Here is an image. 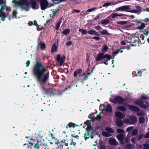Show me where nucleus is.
I'll list each match as a JSON object with an SVG mask.
<instances>
[{"instance_id": "obj_28", "label": "nucleus", "mask_w": 149, "mask_h": 149, "mask_svg": "<svg viewBox=\"0 0 149 149\" xmlns=\"http://www.w3.org/2000/svg\"><path fill=\"white\" fill-rule=\"evenodd\" d=\"M57 47L56 46V44L54 43L52 46V52L53 53L57 51Z\"/></svg>"}, {"instance_id": "obj_2", "label": "nucleus", "mask_w": 149, "mask_h": 149, "mask_svg": "<svg viewBox=\"0 0 149 149\" xmlns=\"http://www.w3.org/2000/svg\"><path fill=\"white\" fill-rule=\"evenodd\" d=\"M105 58H106L107 60H104V61L102 63L106 65L108 64V61H109L111 59L113 58L110 54H107L104 55L103 53L100 52L98 54L95 59L97 61H98Z\"/></svg>"}, {"instance_id": "obj_21", "label": "nucleus", "mask_w": 149, "mask_h": 149, "mask_svg": "<svg viewBox=\"0 0 149 149\" xmlns=\"http://www.w3.org/2000/svg\"><path fill=\"white\" fill-rule=\"evenodd\" d=\"M138 37L139 38V43H140L141 44L144 43V35L143 34H141L140 36H139Z\"/></svg>"}, {"instance_id": "obj_11", "label": "nucleus", "mask_w": 149, "mask_h": 149, "mask_svg": "<svg viewBox=\"0 0 149 149\" xmlns=\"http://www.w3.org/2000/svg\"><path fill=\"white\" fill-rule=\"evenodd\" d=\"M24 0H20L19 2L17 1V0H13L12 1V3H13L16 4L14 5V6H20L22 8L21 11H22L23 9H26V8L24 7V3H23Z\"/></svg>"}, {"instance_id": "obj_34", "label": "nucleus", "mask_w": 149, "mask_h": 149, "mask_svg": "<svg viewBox=\"0 0 149 149\" xmlns=\"http://www.w3.org/2000/svg\"><path fill=\"white\" fill-rule=\"evenodd\" d=\"M79 31L81 32L82 35L86 34L88 33L85 29H79Z\"/></svg>"}, {"instance_id": "obj_1", "label": "nucleus", "mask_w": 149, "mask_h": 149, "mask_svg": "<svg viewBox=\"0 0 149 149\" xmlns=\"http://www.w3.org/2000/svg\"><path fill=\"white\" fill-rule=\"evenodd\" d=\"M32 72L37 81L40 82L45 83L49 78V72L41 62L36 61L33 66Z\"/></svg>"}, {"instance_id": "obj_10", "label": "nucleus", "mask_w": 149, "mask_h": 149, "mask_svg": "<svg viewBox=\"0 0 149 149\" xmlns=\"http://www.w3.org/2000/svg\"><path fill=\"white\" fill-rule=\"evenodd\" d=\"M40 1V5L41 9L42 10H45L49 6V3L47 0H37Z\"/></svg>"}, {"instance_id": "obj_43", "label": "nucleus", "mask_w": 149, "mask_h": 149, "mask_svg": "<svg viewBox=\"0 0 149 149\" xmlns=\"http://www.w3.org/2000/svg\"><path fill=\"white\" fill-rule=\"evenodd\" d=\"M108 49V47L107 45H104V47L103 48L102 52H106L107 51Z\"/></svg>"}, {"instance_id": "obj_5", "label": "nucleus", "mask_w": 149, "mask_h": 149, "mask_svg": "<svg viewBox=\"0 0 149 149\" xmlns=\"http://www.w3.org/2000/svg\"><path fill=\"white\" fill-rule=\"evenodd\" d=\"M4 9H6V11H11V10L10 8L7 7L6 4L5 6H1V7L0 9V17H1V19L2 21H4L5 18L7 17L6 14L3 11Z\"/></svg>"}, {"instance_id": "obj_64", "label": "nucleus", "mask_w": 149, "mask_h": 149, "mask_svg": "<svg viewBox=\"0 0 149 149\" xmlns=\"http://www.w3.org/2000/svg\"><path fill=\"white\" fill-rule=\"evenodd\" d=\"M72 44V41H70L68 42H67L66 43V45L67 46H70Z\"/></svg>"}, {"instance_id": "obj_9", "label": "nucleus", "mask_w": 149, "mask_h": 149, "mask_svg": "<svg viewBox=\"0 0 149 149\" xmlns=\"http://www.w3.org/2000/svg\"><path fill=\"white\" fill-rule=\"evenodd\" d=\"M135 102L136 104L138 105L141 108L144 109L148 108V110H149V106H148L147 105L144 104V101L141 99L136 100Z\"/></svg>"}, {"instance_id": "obj_4", "label": "nucleus", "mask_w": 149, "mask_h": 149, "mask_svg": "<svg viewBox=\"0 0 149 149\" xmlns=\"http://www.w3.org/2000/svg\"><path fill=\"white\" fill-rule=\"evenodd\" d=\"M126 99L123 98L122 96H117L115 97L114 98H111L110 101L113 104H123L124 101H126Z\"/></svg>"}, {"instance_id": "obj_51", "label": "nucleus", "mask_w": 149, "mask_h": 149, "mask_svg": "<svg viewBox=\"0 0 149 149\" xmlns=\"http://www.w3.org/2000/svg\"><path fill=\"white\" fill-rule=\"evenodd\" d=\"M111 3L107 2V3H104V4H103V7H106V6L108 7L109 6L111 5Z\"/></svg>"}, {"instance_id": "obj_36", "label": "nucleus", "mask_w": 149, "mask_h": 149, "mask_svg": "<svg viewBox=\"0 0 149 149\" xmlns=\"http://www.w3.org/2000/svg\"><path fill=\"white\" fill-rule=\"evenodd\" d=\"M83 74L85 75V76L83 79L81 80V82L82 83H83L85 81L87 80L88 78V76L85 73H84Z\"/></svg>"}, {"instance_id": "obj_55", "label": "nucleus", "mask_w": 149, "mask_h": 149, "mask_svg": "<svg viewBox=\"0 0 149 149\" xmlns=\"http://www.w3.org/2000/svg\"><path fill=\"white\" fill-rule=\"evenodd\" d=\"M129 12L132 13H136L139 12V11L137 10H130L129 11Z\"/></svg>"}, {"instance_id": "obj_3", "label": "nucleus", "mask_w": 149, "mask_h": 149, "mask_svg": "<svg viewBox=\"0 0 149 149\" xmlns=\"http://www.w3.org/2000/svg\"><path fill=\"white\" fill-rule=\"evenodd\" d=\"M28 0H24L23 3H24V7L26 8V9H23L27 11L29 10L28 6H31L33 9H37L36 7L38 5L36 1L35 0H31L30 2H28Z\"/></svg>"}, {"instance_id": "obj_38", "label": "nucleus", "mask_w": 149, "mask_h": 149, "mask_svg": "<svg viewBox=\"0 0 149 149\" xmlns=\"http://www.w3.org/2000/svg\"><path fill=\"white\" fill-rule=\"evenodd\" d=\"M96 120L98 121H100L101 120L102 117L100 113L98 115H97L96 117L95 118Z\"/></svg>"}, {"instance_id": "obj_54", "label": "nucleus", "mask_w": 149, "mask_h": 149, "mask_svg": "<svg viewBox=\"0 0 149 149\" xmlns=\"http://www.w3.org/2000/svg\"><path fill=\"white\" fill-rule=\"evenodd\" d=\"M135 8L137 9L138 11L139 12H141L142 11V8L141 6H136Z\"/></svg>"}, {"instance_id": "obj_41", "label": "nucleus", "mask_w": 149, "mask_h": 149, "mask_svg": "<svg viewBox=\"0 0 149 149\" xmlns=\"http://www.w3.org/2000/svg\"><path fill=\"white\" fill-rule=\"evenodd\" d=\"M6 3V1L5 0H0V5L1 7L2 6H5Z\"/></svg>"}, {"instance_id": "obj_39", "label": "nucleus", "mask_w": 149, "mask_h": 149, "mask_svg": "<svg viewBox=\"0 0 149 149\" xmlns=\"http://www.w3.org/2000/svg\"><path fill=\"white\" fill-rule=\"evenodd\" d=\"M55 143L56 144L58 148H60L61 149H63V146L59 142H56Z\"/></svg>"}, {"instance_id": "obj_56", "label": "nucleus", "mask_w": 149, "mask_h": 149, "mask_svg": "<svg viewBox=\"0 0 149 149\" xmlns=\"http://www.w3.org/2000/svg\"><path fill=\"white\" fill-rule=\"evenodd\" d=\"M133 129V127H128L126 129V131L129 132L130 131H132Z\"/></svg>"}, {"instance_id": "obj_29", "label": "nucleus", "mask_w": 149, "mask_h": 149, "mask_svg": "<svg viewBox=\"0 0 149 149\" xmlns=\"http://www.w3.org/2000/svg\"><path fill=\"white\" fill-rule=\"evenodd\" d=\"M75 125V124L72 122H70L68 123V124L66 126V128L68 129L69 128H71L72 127L73 128H74V125Z\"/></svg>"}, {"instance_id": "obj_17", "label": "nucleus", "mask_w": 149, "mask_h": 149, "mask_svg": "<svg viewBox=\"0 0 149 149\" xmlns=\"http://www.w3.org/2000/svg\"><path fill=\"white\" fill-rule=\"evenodd\" d=\"M115 116L120 119L123 118L125 117V115H123L122 113L120 111H117L115 113Z\"/></svg>"}, {"instance_id": "obj_22", "label": "nucleus", "mask_w": 149, "mask_h": 149, "mask_svg": "<svg viewBox=\"0 0 149 149\" xmlns=\"http://www.w3.org/2000/svg\"><path fill=\"white\" fill-rule=\"evenodd\" d=\"M117 109L122 111H125L126 110V108L124 106L119 105L117 107Z\"/></svg>"}, {"instance_id": "obj_62", "label": "nucleus", "mask_w": 149, "mask_h": 149, "mask_svg": "<svg viewBox=\"0 0 149 149\" xmlns=\"http://www.w3.org/2000/svg\"><path fill=\"white\" fill-rule=\"evenodd\" d=\"M70 140L72 141L70 144V145H73L74 146H75L76 145V142H73L72 139H70Z\"/></svg>"}, {"instance_id": "obj_12", "label": "nucleus", "mask_w": 149, "mask_h": 149, "mask_svg": "<svg viewBox=\"0 0 149 149\" xmlns=\"http://www.w3.org/2000/svg\"><path fill=\"white\" fill-rule=\"evenodd\" d=\"M30 139L31 140H32L33 142H32L31 141L29 142V141H27L28 142L29 144H31L30 146H33V145H34V148H35L37 149H40L39 141L38 140H36L35 139L31 138H30Z\"/></svg>"}, {"instance_id": "obj_61", "label": "nucleus", "mask_w": 149, "mask_h": 149, "mask_svg": "<svg viewBox=\"0 0 149 149\" xmlns=\"http://www.w3.org/2000/svg\"><path fill=\"white\" fill-rule=\"evenodd\" d=\"M145 138H149V131L147 132L144 136Z\"/></svg>"}, {"instance_id": "obj_63", "label": "nucleus", "mask_w": 149, "mask_h": 149, "mask_svg": "<svg viewBox=\"0 0 149 149\" xmlns=\"http://www.w3.org/2000/svg\"><path fill=\"white\" fill-rule=\"evenodd\" d=\"M37 30H38V31H40V30H42V26H40H40L39 25V26H37Z\"/></svg>"}, {"instance_id": "obj_18", "label": "nucleus", "mask_w": 149, "mask_h": 149, "mask_svg": "<svg viewBox=\"0 0 149 149\" xmlns=\"http://www.w3.org/2000/svg\"><path fill=\"white\" fill-rule=\"evenodd\" d=\"M109 143L112 146H116L118 144V142L116 141V139L114 138L109 139Z\"/></svg>"}, {"instance_id": "obj_23", "label": "nucleus", "mask_w": 149, "mask_h": 149, "mask_svg": "<svg viewBox=\"0 0 149 149\" xmlns=\"http://www.w3.org/2000/svg\"><path fill=\"white\" fill-rule=\"evenodd\" d=\"M88 33L89 34L91 35H95L97 36H99L100 34L98 33L94 30H91L88 31Z\"/></svg>"}, {"instance_id": "obj_27", "label": "nucleus", "mask_w": 149, "mask_h": 149, "mask_svg": "<svg viewBox=\"0 0 149 149\" xmlns=\"http://www.w3.org/2000/svg\"><path fill=\"white\" fill-rule=\"evenodd\" d=\"M117 138L119 141L124 140V135L123 134H118L116 136Z\"/></svg>"}, {"instance_id": "obj_8", "label": "nucleus", "mask_w": 149, "mask_h": 149, "mask_svg": "<svg viewBox=\"0 0 149 149\" xmlns=\"http://www.w3.org/2000/svg\"><path fill=\"white\" fill-rule=\"evenodd\" d=\"M42 88L44 93L48 95V97H51L54 95L53 90L52 88H47L44 87H42Z\"/></svg>"}, {"instance_id": "obj_58", "label": "nucleus", "mask_w": 149, "mask_h": 149, "mask_svg": "<svg viewBox=\"0 0 149 149\" xmlns=\"http://www.w3.org/2000/svg\"><path fill=\"white\" fill-rule=\"evenodd\" d=\"M136 139L135 137L132 138L131 139V141L132 143L134 144H135L136 143Z\"/></svg>"}, {"instance_id": "obj_13", "label": "nucleus", "mask_w": 149, "mask_h": 149, "mask_svg": "<svg viewBox=\"0 0 149 149\" xmlns=\"http://www.w3.org/2000/svg\"><path fill=\"white\" fill-rule=\"evenodd\" d=\"M130 42L132 43H134L132 45V46H136L137 44L139 43V38L138 36L132 37L130 39Z\"/></svg>"}, {"instance_id": "obj_32", "label": "nucleus", "mask_w": 149, "mask_h": 149, "mask_svg": "<svg viewBox=\"0 0 149 149\" xmlns=\"http://www.w3.org/2000/svg\"><path fill=\"white\" fill-rule=\"evenodd\" d=\"M70 29H67L63 30L62 33L65 35H67L70 33Z\"/></svg>"}, {"instance_id": "obj_44", "label": "nucleus", "mask_w": 149, "mask_h": 149, "mask_svg": "<svg viewBox=\"0 0 149 149\" xmlns=\"http://www.w3.org/2000/svg\"><path fill=\"white\" fill-rule=\"evenodd\" d=\"M61 20H59L57 23V24H56V30H58L59 29V28L60 27V25L61 24Z\"/></svg>"}, {"instance_id": "obj_57", "label": "nucleus", "mask_w": 149, "mask_h": 149, "mask_svg": "<svg viewBox=\"0 0 149 149\" xmlns=\"http://www.w3.org/2000/svg\"><path fill=\"white\" fill-rule=\"evenodd\" d=\"M98 9V8H92L91 9H89L87 10L86 12H91L92 11L95 10V9Z\"/></svg>"}, {"instance_id": "obj_14", "label": "nucleus", "mask_w": 149, "mask_h": 149, "mask_svg": "<svg viewBox=\"0 0 149 149\" xmlns=\"http://www.w3.org/2000/svg\"><path fill=\"white\" fill-rule=\"evenodd\" d=\"M128 107L130 110L132 111L136 112L139 111V107L135 105L129 104L128 105Z\"/></svg>"}, {"instance_id": "obj_37", "label": "nucleus", "mask_w": 149, "mask_h": 149, "mask_svg": "<svg viewBox=\"0 0 149 149\" xmlns=\"http://www.w3.org/2000/svg\"><path fill=\"white\" fill-rule=\"evenodd\" d=\"M139 121L140 123H143L145 122V118L144 117H141L139 119Z\"/></svg>"}, {"instance_id": "obj_46", "label": "nucleus", "mask_w": 149, "mask_h": 149, "mask_svg": "<svg viewBox=\"0 0 149 149\" xmlns=\"http://www.w3.org/2000/svg\"><path fill=\"white\" fill-rule=\"evenodd\" d=\"M117 132L118 133L123 134L125 132V131L121 129H119L117 130Z\"/></svg>"}, {"instance_id": "obj_40", "label": "nucleus", "mask_w": 149, "mask_h": 149, "mask_svg": "<svg viewBox=\"0 0 149 149\" xmlns=\"http://www.w3.org/2000/svg\"><path fill=\"white\" fill-rule=\"evenodd\" d=\"M145 27V24L143 23H142L141 25L138 26V29H142Z\"/></svg>"}, {"instance_id": "obj_49", "label": "nucleus", "mask_w": 149, "mask_h": 149, "mask_svg": "<svg viewBox=\"0 0 149 149\" xmlns=\"http://www.w3.org/2000/svg\"><path fill=\"white\" fill-rule=\"evenodd\" d=\"M143 149H149V144L145 143L143 145Z\"/></svg>"}, {"instance_id": "obj_33", "label": "nucleus", "mask_w": 149, "mask_h": 149, "mask_svg": "<svg viewBox=\"0 0 149 149\" xmlns=\"http://www.w3.org/2000/svg\"><path fill=\"white\" fill-rule=\"evenodd\" d=\"M101 34L102 35H110V33H109L108 31L106 29H104L101 32Z\"/></svg>"}, {"instance_id": "obj_48", "label": "nucleus", "mask_w": 149, "mask_h": 149, "mask_svg": "<svg viewBox=\"0 0 149 149\" xmlns=\"http://www.w3.org/2000/svg\"><path fill=\"white\" fill-rule=\"evenodd\" d=\"M100 127L99 126H97L96 127V129H93L92 130V131L91 133V135H94V134L95 132H96V130L97 129L100 128Z\"/></svg>"}, {"instance_id": "obj_19", "label": "nucleus", "mask_w": 149, "mask_h": 149, "mask_svg": "<svg viewBox=\"0 0 149 149\" xmlns=\"http://www.w3.org/2000/svg\"><path fill=\"white\" fill-rule=\"evenodd\" d=\"M82 72V70L81 68H79L77 69L74 72L73 75L74 77H76L77 76L78 74H81Z\"/></svg>"}, {"instance_id": "obj_6", "label": "nucleus", "mask_w": 149, "mask_h": 149, "mask_svg": "<svg viewBox=\"0 0 149 149\" xmlns=\"http://www.w3.org/2000/svg\"><path fill=\"white\" fill-rule=\"evenodd\" d=\"M137 121V118L134 116H131L129 117V118H126L124 120L125 123L127 124L132 125L134 124Z\"/></svg>"}, {"instance_id": "obj_52", "label": "nucleus", "mask_w": 149, "mask_h": 149, "mask_svg": "<svg viewBox=\"0 0 149 149\" xmlns=\"http://www.w3.org/2000/svg\"><path fill=\"white\" fill-rule=\"evenodd\" d=\"M132 145L131 144H127L125 146V148L127 149H131Z\"/></svg>"}, {"instance_id": "obj_47", "label": "nucleus", "mask_w": 149, "mask_h": 149, "mask_svg": "<svg viewBox=\"0 0 149 149\" xmlns=\"http://www.w3.org/2000/svg\"><path fill=\"white\" fill-rule=\"evenodd\" d=\"M17 12L16 10H14L13 12V17L15 18H17Z\"/></svg>"}, {"instance_id": "obj_35", "label": "nucleus", "mask_w": 149, "mask_h": 149, "mask_svg": "<svg viewBox=\"0 0 149 149\" xmlns=\"http://www.w3.org/2000/svg\"><path fill=\"white\" fill-rule=\"evenodd\" d=\"M138 133V130L136 129H134L131 133V134L132 136L136 135Z\"/></svg>"}, {"instance_id": "obj_7", "label": "nucleus", "mask_w": 149, "mask_h": 149, "mask_svg": "<svg viewBox=\"0 0 149 149\" xmlns=\"http://www.w3.org/2000/svg\"><path fill=\"white\" fill-rule=\"evenodd\" d=\"M105 130L107 132H102V136L105 137H109L112 136L110 133L113 134L115 132V130L110 127H106Z\"/></svg>"}, {"instance_id": "obj_16", "label": "nucleus", "mask_w": 149, "mask_h": 149, "mask_svg": "<svg viewBox=\"0 0 149 149\" xmlns=\"http://www.w3.org/2000/svg\"><path fill=\"white\" fill-rule=\"evenodd\" d=\"M121 6L118 8L117 10H121L129 12V10H128L130 9L129 6Z\"/></svg>"}, {"instance_id": "obj_53", "label": "nucleus", "mask_w": 149, "mask_h": 149, "mask_svg": "<svg viewBox=\"0 0 149 149\" xmlns=\"http://www.w3.org/2000/svg\"><path fill=\"white\" fill-rule=\"evenodd\" d=\"M144 136L143 134H141L139 135L138 137V140L139 141H140L141 140Z\"/></svg>"}, {"instance_id": "obj_20", "label": "nucleus", "mask_w": 149, "mask_h": 149, "mask_svg": "<svg viewBox=\"0 0 149 149\" xmlns=\"http://www.w3.org/2000/svg\"><path fill=\"white\" fill-rule=\"evenodd\" d=\"M90 131V129L86 128V133L84 134V137L85 140L89 138V137H87L86 136H89L90 135L89 132Z\"/></svg>"}, {"instance_id": "obj_15", "label": "nucleus", "mask_w": 149, "mask_h": 149, "mask_svg": "<svg viewBox=\"0 0 149 149\" xmlns=\"http://www.w3.org/2000/svg\"><path fill=\"white\" fill-rule=\"evenodd\" d=\"M65 56H64L63 57H61V55L60 54H58L57 55L56 58V60L58 62H59V65L61 66L63 63L65 62Z\"/></svg>"}, {"instance_id": "obj_31", "label": "nucleus", "mask_w": 149, "mask_h": 149, "mask_svg": "<svg viewBox=\"0 0 149 149\" xmlns=\"http://www.w3.org/2000/svg\"><path fill=\"white\" fill-rule=\"evenodd\" d=\"M136 115L138 116H144L145 115V112L143 111H140L137 113Z\"/></svg>"}, {"instance_id": "obj_24", "label": "nucleus", "mask_w": 149, "mask_h": 149, "mask_svg": "<svg viewBox=\"0 0 149 149\" xmlns=\"http://www.w3.org/2000/svg\"><path fill=\"white\" fill-rule=\"evenodd\" d=\"M116 122L117 126L119 127L122 126L124 123L121 120H116Z\"/></svg>"}, {"instance_id": "obj_50", "label": "nucleus", "mask_w": 149, "mask_h": 149, "mask_svg": "<svg viewBox=\"0 0 149 149\" xmlns=\"http://www.w3.org/2000/svg\"><path fill=\"white\" fill-rule=\"evenodd\" d=\"M66 140L63 139L61 141V143L63 144V143H64L65 144V145L66 146H68V143H66L65 142Z\"/></svg>"}, {"instance_id": "obj_26", "label": "nucleus", "mask_w": 149, "mask_h": 149, "mask_svg": "<svg viewBox=\"0 0 149 149\" xmlns=\"http://www.w3.org/2000/svg\"><path fill=\"white\" fill-rule=\"evenodd\" d=\"M105 110L108 113H110L112 111V107L111 105L109 104H108Z\"/></svg>"}, {"instance_id": "obj_25", "label": "nucleus", "mask_w": 149, "mask_h": 149, "mask_svg": "<svg viewBox=\"0 0 149 149\" xmlns=\"http://www.w3.org/2000/svg\"><path fill=\"white\" fill-rule=\"evenodd\" d=\"M38 46H40V48L42 50L45 49L46 45L44 42H38Z\"/></svg>"}, {"instance_id": "obj_42", "label": "nucleus", "mask_w": 149, "mask_h": 149, "mask_svg": "<svg viewBox=\"0 0 149 149\" xmlns=\"http://www.w3.org/2000/svg\"><path fill=\"white\" fill-rule=\"evenodd\" d=\"M127 23V22L126 21H122L121 22H118L117 24H118L124 25L126 24Z\"/></svg>"}, {"instance_id": "obj_45", "label": "nucleus", "mask_w": 149, "mask_h": 149, "mask_svg": "<svg viewBox=\"0 0 149 149\" xmlns=\"http://www.w3.org/2000/svg\"><path fill=\"white\" fill-rule=\"evenodd\" d=\"M121 15H118L116 13H114L111 14L110 16H111L113 18H114L117 16H120Z\"/></svg>"}, {"instance_id": "obj_30", "label": "nucleus", "mask_w": 149, "mask_h": 149, "mask_svg": "<svg viewBox=\"0 0 149 149\" xmlns=\"http://www.w3.org/2000/svg\"><path fill=\"white\" fill-rule=\"evenodd\" d=\"M109 19H104L101 21V23L103 24L106 25L109 23Z\"/></svg>"}, {"instance_id": "obj_60", "label": "nucleus", "mask_w": 149, "mask_h": 149, "mask_svg": "<svg viewBox=\"0 0 149 149\" xmlns=\"http://www.w3.org/2000/svg\"><path fill=\"white\" fill-rule=\"evenodd\" d=\"M49 135L50 136H51V138L52 139H54L55 140L56 139V138H55L53 136V133H50V134H49Z\"/></svg>"}, {"instance_id": "obj_59", "label": "nucleus", "mask_w": 149, "mask_h": 149, "mask_svg": "<svg viewBox=\"0 0 149 149\" xmlns=\"http://www.w3.org/2000/svg\"><path fill=\"white\" fill-rule=\"evenodd\" d=\"M106 147L104 145H101L100 146V148L99 149H106Z\"/></svg>"}]
</instances>
